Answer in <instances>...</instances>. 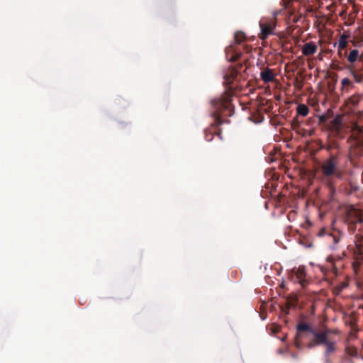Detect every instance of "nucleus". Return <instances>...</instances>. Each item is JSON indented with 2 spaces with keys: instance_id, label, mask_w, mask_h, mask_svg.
I'll use <instances>...</instances> for the list:
<instances>
[{
  "instance_id": "6",
  "label": "nucleus",
  "mask_w": 363,
  "mask_h": 363,
  "mask_svg": "<svg viewBox=\"0 0 363 363\" xmlns=\"http://www.w3.org/2000/svg\"><path fill=\"white\" fill-rule=\"evenodd\" d=\"M349 38V35L347 34H342L340 35L338 43H337V48H338V55L341 56L342 51L346 48L348 44L347 39Z\"/></svg>"
},
{
  "instance_id": "10",
  "label": "nucleus",
  "mask_w": 363,
  "mask_h": 363,
  "mask_svg": "<svg viewBox=\"0 0 363 363\" xmlns=\"http://www.w3.org/2000/svg\"><path fill=\"white\" fill-rule=\"evenodd\" d=\"M235 40L237 43H241L245 39V35L242 32H236L235 33Z\"/></svg>"
},
{
  "instance_id": "2",
  "label": "nucleus",
  "mask_w": 363,
  "mask_h": 363,
  "mask_svg": "<svg viewBox=\"0 0 363 363\" xmlns=\"http://www.w3.org/2000/svg\"><path fill=\"white\" fill-rule=\"evenodd\" d=\"M277 18L276 14L269 17H263L259 21L260 33L259 38L262 40L267 38L274 33Z\"/></svg>"
},
{
  "instance_id": "8",
  "label": "nucleus",
  "mask_w": 363,
  "mask_h": 363,
  "mask_svg": "<svg viewBox=\"0 0 363 363\" xmlns=\"http://www.w3.org/2000/svg\"><path fill=\"white\" fill-rule=\"evenodd\" d=\"M296 111L298 115L306 116L309 113V108L305 104H298L296 108Z\"/></svg>"
},
{
  "instance_id": "11",
  "label": "nucleus",
  "mask_w": 363,
  "mask_h": 363,
  "mask_svg": "<svg viewBox=\"0 0 363 363\" xmlns=\"http://www.w3.org/2000/svg\"><path fill=\"white\" fill-rule=\"evenodd\" d=\"M296 0H282V3H283V5L284 6L285 9H289L291 7V6L292 5V4Z\"/></svg>"
},
{
  "instance_id": "3",
  "label": "nucleus",
  "mask_w": 363,
  "mask_h": 363,
  "mask_svg": "<svg viewBox=\"0 0 363 363\" xmlns=\"http://www.w3.org/2000/svg\"><path fill=\"white\" fill-rule=\"evenodd\" d=\"M318 50V46L313 41L305 43L302 47V54L306 57L314 55Z\"/></svg>"
},
{
  "instance_id": "1",
  "label": "nucleus",
  "mask_w": 363,
  "mask_h": 363,
  "mask_svg": "<svg viewBox=\"0 0 363 363\" xmlns=\"http://www.w3.org/2000/svg\"><path fill=\"white\" fill-rule=\"evenodd\" d=\"M297 330L298 332L308 331L313 335V341L308 344L309 347L324 345L326 347L327 353H330L335 350V345L338 341V335L335 331L325 330L317 332L306 323H299L297 325Z\"/></svg>"
},
{
  "instance_id": "5",
  "label": "nucleus",
  "mask_w": 363,
  "mask_h": 363,
  "mask_svg": "<svg viewBox=\"0 0 363 363\" xmlns=\"http://www.w3.org/2000/svg\"><path fill=\"white\" fill-rule=\"evenodd\" d=\"M260 77L264 83H269L274 80L275 74L272 69L266 68L260 72Z\"/></svg>"
},
{
  "instance_id": "14",
  "label": "nucleus",
  "mask_w": 363,
  "mask_h": 363,
  "mask_svg": "<svg viewBox=\"0 0 363 363\" xmlns=\"http://www.w3.org/2000/svg\"><path fill=\"white\" fill-rule=\"evenodd\" d=\"M326 120V116L324 115H322L319 117L320 122H324Z\"/></svg>"
},
{
  "instance_id": "4",
  "label": "nucleus",
  "mask_w": 363,
  "mask_h": 363,
  "mask_svg": "<svg viewBox=\"0 0 363 363\" xmlns=\"http://www.w3.org/2000/svg\"><path fill=\"white\" fill-rule=\"evenodd\" d=\"M335 159L333 157H330V159H328L327 161H325L323 163V164L322 166L323 172L326 176L331 175L335 170Z\"/></svg>"
},
{
  "instance_id": "7",
  "label": "nucleus",
  "mask_w": 363,
  "mask_h": 363,
  "mask_svg": "<svg viewBox=\"0 0 363 363\" xmlns=\"http://www.w3.org/2000/svg\"><path fill=\"white\" fill-rule=\"evenodd\" d=\"M347 60L350 63H354L357 60H362V55H359V52L357 50L354 49L350 51V54L347 56Z\"/></svg>"
},
{
  "instance_id": "13",
  "label": "nucleus",
  "mask_w": 363,
  "mask_h": 363,
  "mask_svg": "<svg viewBox=\"0 0 363 363\" xmlns=\"http://www.w3.org/2000/svg\"><path fill=\"white\" fill-rule=\"evenodd\" d=\"M352 76L357 82H360L362 81V77L357 75L355 72H352Z\"/></svg>"
},
{
  "instance_id": "12",
  "label": "nucleus",
  "mask_w": 363,
  "mask_h": 363,
  "mask_svg": "<svg viewBox=\"0 0 363 363\" xmlns=\"http://www.w3.org/2000/svg\"><path fill=\"white\" fill-rule=\"evenodd\" d=\"M351 82L348 78H344L341 82L342 89H345L347 86L350 85Z\"/></svg>"
},
{
  "instance_id": "9",
  "label": "nucleus",
  "mask_w": 363,
  "mask_h": 363,
  "mask_svg": "<svg viewBox=\"0 0 363 363\" xmlns=\"http://www.w3.org/2000/svg\"><path fill=\"white\" fill-rule=\"evenodd\" d=\"M305 270L303 268H301V267H299L297 271H296V277H297V279L299 280V282L301 285L303 286V283L305 281Z\"/></svg>"
}]
</instances>
